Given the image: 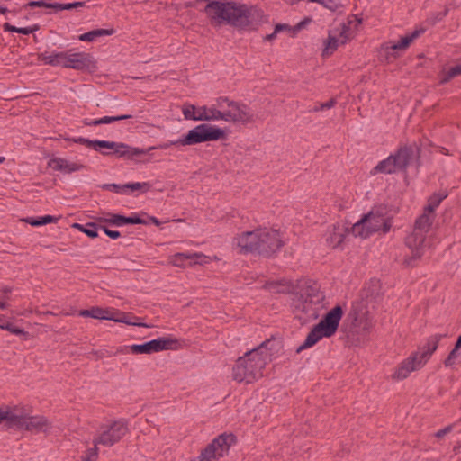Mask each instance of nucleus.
I'll list each match as a JSON object with an SVG mask.
<instances>
[{
  "label": "nucleus",
  "mask_w": 461,
  "mask_h": 461,
  "mask_svg": "<svg viewBox=\"0 0 461 461\" xmlns=\"http://www.w3.org/2000/svg\"><path fill=\"white\" fill-rule=\"evenodd\" d=\"M446 197L447 194L444 193L429 196L423 213L415 221L412 232L405 239V244L411 252V256L404 259L407 266H413L414 261L421 258L426 249L430 247L429 233L435 218L434 212Z\"/></svg>",
  "instance_id": "obj_1"
},
{
  "label": "nucleus",
  "mask_w": 461,
  "mask_h": 461,
  "mask_svg": "<svg viewBox=\"0 0 461 461\" xmlns=\"http://www.w3.org/2000/svg\"><path fill=\"white\" fill-rule=\"evenodd\" d=\"M284 244L278 230L266 227L241 232L233 239V246L240 253H257L267 258L278 252Z\"/></svg>",
  "instance_id": "obj_2"
},
{
  "label": "nucleus",
  "mask_w": 461,
  "mask_h": 461,
  "mask_svg": "<svg viewBox=\"0 0 461 461\" xmlns=\"http://www.w3.org/2000/svg\"><path fill=\"white\" fill-rule=\"evenodd\" d=\"M263 342L260 346L240 357L232 368V377L238 383H253L263 375V369L271 360V353Z\"/></svg>",
  "instance_id": "obj_3"
},
{
  "label": "nucleus",
  "mask_w": 461,
  "mask_h": 461,
  "mask_svg": "<svg viewBox=\"0 0 461 461\" xmlns=\"http://www.w3.org/2000/svg\"><path fill=\"white\" fill-rule=\"evenodd\" d=\"M392 227L391 219L387 216L385 207H375L352 227V233L355 236L367 238L370 235L382 231L387 233Z\"/></svg>",
  "instance_id": "obj_4"
},
{
  "label": "nucleus",
  "mask_w": 461,
  "mask_h": 461,
  "mask_svg": "<svg viewBox=\"0 0 461 461\" xmlns=\"http://www.w3.org/2000/svg\"><path fill=\"white\" fill-rule=\"evenodd\" d=\"M342 315L343 311L341 306L337 305L332 308L323 319L312 329L303 343L297 348L296 352L300 353L303 349L312 347L322 338H330L334 335L338 330Z\"/></svg>",
  "instance_id": "obj_5"
},
{
  "label": "nucleus",
  "mask_w": 461,
  "mask_h": 461,
  "mask_svg": "<svg viewBox=\"0 0 461 461\" xmlns=\"http://www.w3.org/2000/svg\"><path fill=\"white\" fill-rule=\"evenodd\" d=\"M38 59L46 65L60 66L63 68L84 70L89 68L92 64V56L86 52H76L74 50L66 51L43 52Z\"/></svg>",
  "instance_id": "obj_6"
},
{
  "label": "nucleus",
  "mask_w": 461,
  "mask_h": 461,
  "mask_svg": "<svg viewBox=\"0 0 461 461\" xmlns=\"http://www.w3.org/2000/svg\"><path fill=\"white\" fill-rule=\"evenodd\" d=\"M299 289L292 299L293 307L309 316L314 315L316 306L324 299L320 285L312 280H304L299 285Z\"/></svg>",
  "instance_id": "obj_7"
},
{
  "label": "nucleus",
  "mask_w": 461,
  "mask_h": 461,
  "mask_svg": "<svg viewBox=\"0 0 461 461\" xmlns=\"http://www.w3.org/2000/svg\"><path fill=\"white\" fill-rule=\"evenodd\" d=\"M128 431L127 423L123 420H115L101 425L94 438V446L86 450L84 461H90L97 457L98 445L112 447L119 442Z\"/></svg>",
  "instance_id": "obj_8"
},
{
  "label": "nucleus",
  "mask_w": 461,
  "mask_h": 461,
  "mask_svg": "<svg viewBox=\"0 0 461 461\" xmlns=\"http://www.w3.org/2000/svg\"><path fill=\"white\" fill-rule=\"evenodd\" d=\"M75 143L86 145L96 151H101L104 156L115 155L118 158H133L140 154L145 153L143 149L131 147L122 142L108 141V140H91L83 137L74 139Z\"/></svg>",
  "instance_id": "obj_9"
},
{
  "label": "nucleus",
  "mask_w": 461,
  "mask_h": 461,
  "mask_svg": "<svg viewBox=\"0 0 461 461\" xmlns=\"http://www.w3.org/2000/svg\"><path fill=\"white\" fill-rule=\"evenodd\" d=\"M217 106L221 109V121L243 125L254 122V115L245 104L220 96L217 98Z\"/></svg>",
  "instance_id": "obj_10"
},
{
  "label": "nucleus",
  "mask_w": 461,
  "mask_h": 461,
  "mask_svg": "<svg viewBox=\"0 0 461 461\" xmlns=\"http://www.w3.org/2000/svg\"><path fill=\"white\" fill-rule=\"evenodd\" d=\"M225 131L216 125L202 123L190 130L182 137L184 146H192L206 141H215L224 139Z\"/></svg>",
  "instance_id": "obj_11"
},
{
  "label": "nucleus",
  "mask_w": 461,
  "mask_h": 461,
  "mask_svg": "<svg viewBox=\"0 0 461 461\" xmlns=\"http://www.w3.org/2000/svg\"><path fill=\"white\" fill-rule=\"evenodd\" d=\"M178 344L177 339L171 337H160L152 339L144 344H133L131 346H124L117 348L116 353H128L133 354H151L160 352L163 350H171L176 348Z\"/></svg>",
  "instance_id": "obj_12"
},
{
  "label": "nucleus",
  "mask_w": 461,
  "mask_h": 461,
  "mask_svg": "<svg viewBox=\"0 0 461 461\" xmlns=\"http://www.w3.org/2000/svg\"><path fill=\"white\" fill-rule=\"evenodd\" d=\"M235 443L233 434L223 433L214 438L202 452L199 461H210L211 459H220L225 456L230 447Z\"/></svg>",
  "instance_id": "obj_13"
},
{
  "label": "nucleus",
  "mask_w": 461,
  "mask_h": 461,
  "mask_svg": "<svg viewBox=\"0 0 461 461\" xmlns=\"http://www.w3.org/2000/svg\"><path fill=\"white\" fill-rule=\"evenodd\" d=\"M120 314L122 315L121 317H116L109 310L103 309L100 307H92L90 309L81 310L79 312V316L82 317H91L97 320H109L113 321L115 322H122L134 326H146L143 323L131 321L124 313Z\"/></svg>",
  "instance_id": "obj_14"
},
{
  "label": "nucleus",
  "mask_w": 461,
  "mask_h": 461,
  "mask_svg": "<svg viewBox=\"0 0 461 461\" xmlns=\"http://www.w3.org/2000/svg\"><path fill=\"white\" fill-rule=\"evenodd\" d=\"M424 366V363L413 352L409 357L402 360L395 368L392 378L401 381L407 378L411 372L420 369Z\"/></svg>",
  "instance_id": "obj_15"
},
{
  "label": "nucleus",
  "mask_w": 461,
  "mask_h": 461,
  "mask_svg": "<svg viewBox=\"0 0 461 461\" xmlns=\"http://www.w3.org/2000/svg\"><path fill=\"white\" fill-rule=\"evenodd\" d=\"M351 34L350 27L343 24L338 33L334 31L329 35L325 41V48L322 54L324 56L332 54L339 45L345 44L350 39Z\"/></svg>",
  "instance_id": "obj_16"
},
{
  "label": "nucleus",
  "mask_w": 461,
  "mask_h": 461,
  "mask_svg": "<svg viewBox=\"0 0 461 461\" xmlns=\"http://www.w3.org/2000/svg\"><path fill=\"white\" fill-rule=\"evenodd\" d=\"M26 414L17 409L0 408V423L6 422L8 428L23 429Z\"/></svg>",
  "instance_id": "obj_17"
},
{
  "label": "nucleus",
  "mask_w": 461,
  "mask_h": 461,
  "mask_svg": "<svg viewBox=\"0 0 461 461\" xmlns=\"http://www.w3.org/2000/svg\"><path fill=\"white\" fill-rule=\"evenodd\" d=\"M186 260H192L195 264L204 265L210 262V258L208 256H205L203 253H176L171 257H169V264L178 267H185Z\"/></svg>",
  "instance_id": "obj_18"
},
{
  "label": "nucleus",
  "mask_w": 461,
  "mask_h": 461,
  "mask_svg": "<svg viewBox=\"0 0 461 461\" xmlns=\"http://www.w3.org/2000/svg\"><path fill=\"white\" fill-rule=\"evenodd\" d=\"M445 337V334L431 335L428 338L426 344L414 352L424 363V365L428 362L432 354L437 350L439 341Z\"/></svg>",
  "instance_id": "obj_19"
},
{
  "label": "nucleus",
  "mask_w": 461,
  "mask_h": 461,
  "mask_svg": "<svg viewBox=\"0 0 461 461\" xmlns=\"http://www.w3.org/2000/svg\"><path fill=\"white\" fill-rule=\"evenodd\" d=\"M49 429L50 423L45 417L26 415L23 429L32 433H39L45 432Z\"/></svg>",
  "instance_id": "obj_20"
},
{
  "label": "nucleus",
  "mask_w": 461,
  "mask_h": 461,
  "mask_svg": "<svg viewBox=\"0 0 461 461\" xmlns=\"http://www.w3.org/2000/svg\"><path fill=\"white\" fill-rule=\"evenodd\" d=\"M49 165L53 170L61 171L68 174L79 171L82 168H84V166L82 164L72 162L61 158H55L50 159Z\"/></svg>",
  "instance_id": "obj_21"
},
{
  "label": "nucleus",
  "mask_w": 461,
  "mask_h": 461,
  "mask_svg": "<svg viewBox=\"0 0 461 461\" xmlns=\"http://www.w3.org/2000/svg\"><path fill=\"white\" fill-rule=\"evenodd\" d=\"M393 159L395 160V165L399 171L405 169L412 156V149L409 146L400 147L394 154L391 155Z\"/></svg>",
  "instance_id": "obj_22"
},
{
  "label": "nucleus",
  "mask_w": 461,
  "mask_h": 461,
  "mask_svg": "<svg viewBox=\"0 0 461 461\" xmlns=\"http://www.w3.org/2000/svg\"><path fill=\"white\" fill-rule=\"evenodd\" d=\"M198 121L215 122L221 121V109L215 104L211 106H198Z\"/></svg>",
  "instance_id": "obj_23"
},
{
  "label": "nucleus",
  "mask_w": 461,
  "mask_h": 461,
  "mask_svg": "<svg viewBox=\"0 0 461 461\" xmlns=\"http://www.w3.org/2000/svg\"><path fill=\"white\" fill-rule=\"evenodd\" d=\"M312 21V19L307 16L294 26L286 23H277L276 25V32H287L290 36L295 37L302 30L305 29Z\"/></svg>",
  "instance_id": "obj_24"
},
{
  "label": "nucleus",
  "mask_w": 461,
  "mask_h": 461,
  "mask_svg": "<svg viewBox=\"0 0 461 461\" xmlns=\"http://www.w3.org/2000/svg\"><path fill=\"white\" fill-rule=\"evenodd\" d=\"M399 169L395 165V160L393 159V157L390 155L385 159L380 161L372 170L371 175L376 174H393L398 172Z\"/></svg>",
  "instance_id": "obj_25"
},
{
  "label": "nucleus",
  "mask_w": 461,
  "mask_h": 461,
  "mask_svg": "<svg viewBox=\"0 0 461 461\" xmlns=\"http://www.w3.org/2000/svg\"><path fill=\"white\" fill-rule=\"evenodd\" d=\"M344 240V232L339 225H333L328 230L326 242L329 247L334 249L342 243Z\"/></svg>",
  "instance_id": "obj_26"
},
{
  "label": "nucleus",
  "mask_w": 461,
  "mask_h": 461,
  "mask_svg": "<svg viewBox=\"0 0 461 461\" xmlns=\"http://www.w3.org/2000/svg\"><path fill=\"white\" fill-rule=\"evenodd\" d=\"M424 32V29H417L411 33L402 37L397 42L392 44L391 49L393 50H405L411 43Z\"/></svg>",
  "instance_id": "obj_27"
},
{
  "label": "nucleus",
  "mask_w": 461,
  "mask_h": 461,
  "mask_svg": "<svg viewBox=\"0 0 461 461\" xmlns=\"http://www.w3.org/2000/svg\"><path fill=\"white\" fill-rule=\"evenodd\" d=\"M132 116L131 114H123L117 116H104L99 119H84L83 123L86 126H97L100 124H108L114 122L130 119Z\"/></svg>",
  "instance_id": "obj_28"
},
{
  "label": "nucleus",
  "mask_w": 461,
  "mask_h": 461,
  "mask_svg": "<svg viewBox=\"0 0 461 461\" xmlns=\"http://www.w3.org/2000/svg\"><path fill=\"white\" fill-rule=\"evenodd\" d=\"M114 32L113 29H95L86 33L80 34L78 36L79 41H94L99 37L109 36Z\"/></svg>",
  "instance_id": "obj_29"
},
{
  "label": "nucleus",
  "mask_w": 461,
  "mask_h": 461,
  "mask_svg": "<svg viewBox=\"0 0 461 461\" xmlns=\"http://www.w3.org/2000/svg\"><path fill=\"white\" fill-rule=\"evenodd\" d=\"M73 227L79 230L81 232L85 233L90 238H96L98 236L97 225L95 222H89L86 225L75 223Z\"/></svg>",
  "instance_id": "obj_30"
},
{
  "label": "nucleus",
  "mask_w": 461,
  "mask_h": 461,
  "mask_svg": "<svg viewBox=\"0 0 461 461\" xmlns=\"http://www.w3.org/2000/svg\"><path fill=\"white\" fill-rule=\"evenodd\" d=\"M0 329L4 330H8L9 332L14 335L26 334L23 329L14 326L11 322L6 321V319L3 315H0Z\"/></svg>",
  "instance_id": "obj_31"
},
{
  "label": "nucleus",
  "mask_w": 461,
  "mask_h": 461,
  "mask_svg": "<svg viewBox=\"0 0 461 461\" xmlns=\"http://www.w3.org/2000/svg\"><path fill=\"white\" fill-rule=\"evenodd\" d=\"M124 187V193L127 194L128 191L134 192V191H142V192H148L151 185L149 182H143V183H128L123 185Z\"/></svg>",
  "instance_id": "obj_32"
},
{
  "label": "nucleus",
  "mask_w": 461,
  "mask_h": 461,
  "mask_svg": "<svg viewBox=\"0 0 461 461\" xmlns=\"http://www.w3.org/2000/svg\"><path fill=\"white\" fill-rule=\"evenodd\" d=\"M182 113L185 120L198 121V106L185 104L182 108Z\"/></svg>",
  "instance_id": "obj_33"
},
{
  "label": "nucleus",
  "mask_w": 461,
  "mask_h": 461,
  "mask_svg": "<svg viewBox=\"0 0 461 461\" xmlns=\"http://www.w3.org/2000/svg\"><path fill=\"white\" fill-rule=\"evenodd\" d=\"M171 146H184L182 137L179 138V139H176V140H168L167 142L160 143L158 146H151L148 149H144L146 152L142 153L141 155L147 154L150 150H153V149H168Z\"/></svg>",
  "instance_id": "obj_34"
},
{
  "label": "nucleus",
  "mask_w": 461,
  "mask_h": 461,
  "mask_svg": "<svg viewBox=\"0 0 461 461\" xmlns=\"http://www.w3.org/2000/svg\"><path fill=\"white\" fill-rule=\"evenodd\" d=\"M48 1L49 0L30 1L23 7L24 8H27V7H31V8H33V7H45V8H50V9H54L55 10L56 2L55 3H50Z\"/></svg>",
  "instance_id": "obj_35"
},
{
  "label": "nucleus",
  "mask_w": 461,
  "mask_h": 461,
  "mask_svg": "<svg viewBox=\"0 0 461 461\" xmlns=\"http://www.w3.org/2000/svg\"><path fill=\"white\" fill-rule=\"evenodd\" d=\"M85 5V2H74L68 4L56 3L55 11L71 10L79 7H84Z\"/></svg>",
  "instance_id": "obj_36"
},
{
  "label": "nucleus",
  "mask_w": 461,
  "mask_h": 461,
  "mask_svg": "<svg viewBox=\"0 0 461 461\" xmlns=\"http://www.w3.org/2000/svg\"><path fill=\"white\" fill-rule=\"evenodd\" d=\"M454 426L448 425L442 429H439L436 433L433 434V437L436 438V442L441 444L447 436H448L453 431Z\"/></svg>",
  "instance_id": "obj_37"
},
{
  "label": "nucleus",
  "mask_w": 461,
  "mask_h": 461,
  "mask_svg": "<svg viewBox=\"0 0 461 461\" xmlns=\"http://www.w3.org/2000/svg\"><path fill=\"white\" fill-rule=\"evenodd\" d=\"M461 75V64H458L453 68H451L444 76L443 78H441L440 83L445 84L448 82L451 78L457 77Z\"/></svg>",
  "instance_id": "obj_38"
},
{
  "label": "nucleus",
  "mask_w": 461,
  "mask_h": 461,
  "mask_svg": "<svg viewBox=\"0 0 461 461\" xmlns=\"http://www.w3.org/2000/svg\"><path fill=\"white\" fill-rule=\"evenodd\" d=\"M107 215L109 216V223L112 225L119 227L126 224V216L113 213H107Z\"/></svg>",
  "instance_id": "obj_39"
},
{
  "label": "nucleus",
  "mask_w": 461,
  "mask_h": 461,
  "mask_svg": "<svg viewBox=\"0 0 461 461\" xmlns=\"http://www.w3.org/2000/svg\"><path fill=\"white\" fill-rule=\"evenodd\" d=\"M459 356L460 354L458 353V348H454L448 354L447 357L444 360L445 366H453Z\"/></svg>",
  "instance_id": "obj_40"
},
{
  "label": "nucleus",
  "mask_w": 461,
  "mask_h": 461,
  "mask_svg": "<svg viewBox=\"0 0 461 461\" xmlns=\"http://www.w3.org/2000/svg\"><path fill=\"white\" fill-rule=\"evenodd\" d=\"M316 3L322 5L324 7L331 11H337L339 7L342 6L339 0H319Z\"/></svg>",
  "instance_id": "obj_41"
},
{
  "label": "nucleus",
  "mask_w": 461,
  "mask_h": 461,
  "mask_svg": "<svg viewBox=\"0 0 461 461\" xmlns=\"http://www.w3.org/2000/svg\"><path fill=\"white\" fill-rule=\"evenodd\" d=\"M336 104H337L336 99L331 98L330 100H329L326 103H321L319 105L314 106L311 111L313 113H317V112H320V111H322L325 109H331L332 107L335 106Z\"/></svg>",
  "instance_id": "obj_42"
},
{
  "label": "nucleus",
  "mask_w": 461,
  "mask_h": 461,
  "mask_svg": "<svg viewBox=\"0 0 461 461\" xmlns=\"http://www.w3.org/2000/svg\"><path fill=\"white\" fill-rule=\"evenodd\" d=\"M101 188L103 190H109L117 194H125L123 185L104 184L101 185Z\"/></svg>",
  "instance_id": "obj_43"
},
{
  "label": "nucleus",
  "mask_w": 461,
  "mask_h": 461,
  "mask_svg": "<svg viewBox=\"0 0 461 461\" xmlns=\"http://www.w3.org/2000/svg\"><path fill=\"white\" fill-rule=\"evenodd\" d=\"M126 224H147V222L137 215L126 217Z\"/></svg>",
  "instance_id": "obj_44"
},
{
  "label": "nucleus",
  "mask_w": 461,
  "mask_h": 461,
  "mask_svg": "<svg viewBox=\"0 0 461 461\" xmlns=\"http://www.w3.org/2000/svg\"><path fill=\"white\" fill-rule=\"evenodd\" d=\"M37 30H39V26L38 25L30 26V27H19L18 33L24 34V35H29L31 33H33Z\"/></svg>",
  "instance_id": "obj_45"
},
{
  "label": "nucleus",
  "mask_w": 461,
  "mask_h": 461,
  "mask_svg": "<svg viewBox=\"0 0 461 461\" xmlns=\"http://www.w3.org/2000/svg\"><path fill=\"white\" fill-rule=\"evenodd\" d=\"M101 229L104 230V232L110 237L111 239L116 240L121 236V233L117 230H112L108 229L105 226H102Z\"/></svg>",
  "instance_id": "obj_46"
},
{
  "label": "nucleus",
  "mask_w": 461,
  "mask_h": 461,
  "mask_svg": "<svg viewBox=\"0 0 461 461\" xmlns=\"http://www.w3.org/2000/svg\"><path fill=\"white\" fill-rule=\"evenodd\" d=\"M24 221L29 223L32 226H34V227H38V226L43 225V223L41 222V217H39V218H32V217L26 218V219H24Z\"/></svg>",
  "instance_id": "obj_47"
},
{
  "label": "nucleus",
  "mask_w": 461,
  "mask_h": 461,
  "mask_svg": "<svg viewBox=\"0 0 461 461\" xmlns=\"http://www.w3.org/2000/svg\"><path fill=\"white\" fill-rule=\"evenodd\" d=\"M12 292V288L9 287V286H5L1 289V293L3 294V295L1 296V300L0 301H5L7 303V300L9 299L8 297V294H10Z\"/></svg>",
  "instance_id": "obj_48"
},
{
  "label": "nucleus",
  "mask_w": 461,
  "mask_h": 461,
  "mask_svg": "<svg viewBox=\"0 0 461 461\" xmlns=\"http://www.w3.org/2000/svg\"><path fill=\"white\" fill-rule=\"evenodd\" d=\"M3 29L5 32H17L19 31V27L14 26L8 23H4Z\"/></svg>",
  "instance_id": "obj_49"
},
{
  "label": "nucleus",
  "mask_w": 461,
  "mask_h": 461,
  "mask_svg": "<svg viewBox=\"0 0 461 461\" xmlns=\"http://www.w3.org/2000/svg\"><path fill=\"white\" fill-rule=\"evenodd\" d=\"M57 220H58L57 218H55L51 215H45V216L41 217V222L43 223V225L56 222Z\"/></svg>",
  "instance_id": "obj_50"
},
{
  "label": "nucleus",
  "mask_w": 461,
  "mask_h": 461,
  "mask_svg": "<svg viewBox=\"0 0 461 461\" xmlns=\"http://www.w3.org/2000/svg\"><path fill=\"white\" fill-rule=\"evenodd\" d=\"M96 221H98L99 222L109 223V216L107 215V213H105L104 216L97 217Z\"/></svg>",
  "instance_id": "obj_51"
},
{
  "label": "nucleus",
  "mask_w": 461,
  "mask_h": 461,
  "mask_svg": "<svg viewBox=\"0 0 461 461\" xmlns=\"http://www.w3.org/2000/svg\"><path fill=\"white\" fill-rule=\"evenodd\" d=\"M277 33H278V32H276V29H275V30H274V32H273L271 34H267V35L265 37V41H270L274 40V39L276 38V34H277Z\"/></svg>",
  "instance_id": "obj_52"
},
{
  "label": "nucleus",
  "mask_w": 461,
  "mask_h": 461,
  "mask_svg": "<svg viewBox=\"0 0 461 461\" xmlns=\"http://www.w3.org/2000/svg\"><path fill=\"white\" fill-rule=\"evenodd\" d=\"M9 306V304L5 301H0V309L5 310Z\"/></svg>",
  "instance_id": "obj_53"
},
{
  "label": "nucleus",
  "mask_w": 461,
  "mask_h": 461,
  "mask_svg": "<svg viewBox=\"0 0 461 461\" xmlns=\"http://www.w3.org/2000/svg\"><path fill=\"white\" fill-rule=\"evenodd\" d=\"M455 348H461V335L458 337L457 341L456 342Z\"/></svg>",
  "instance_id": "obj_54"
},
{
  "label": "nucleus",
  "mask_w": 461,
  "mask_h": 461,
  "mask_svg": "<svg viewBox=\"0 0 461 461\" xmlns=\"http://www.w3.org/2000/svg\"><path fill=\"white\" fill-rule=\"evenodd\" d=\"M8 12V9L5 6H0V14H5Z\"/></svg>",
  "instance_id": "obj_55"
},
{
  "label": "nucleus",
  "mask_w": 461,
  "mask_h": 461,
  "mask_svg": "<svg viewBox=\"0 0 461 461\" xmlns=\"http://www.w3.org/2000/svg\"><path fill=\"white\" fill-rule=\"evenodd\" d=\"M150 221H151L153 223H155L156 225H158V224H159V222H158V219H157V218H155V217H150Z\"/></svg>",
  "instance_id": "obj_56"
},
{
  "label": "nucleus",
  "mask_w": 461,
  "mask_h": 461,
  "mask_svg": "<svg viewBox=\"0 0 461 461\" xmlns=\"http://www.w3.org/2000/svg\"><path fill=\"white\" fill-rule=\"evenodd\" d=\"M5 161V158L4 157H0V164L3 163Z\"/></svg>",
  "instance_id": "obj_57"
}]
</instances>
